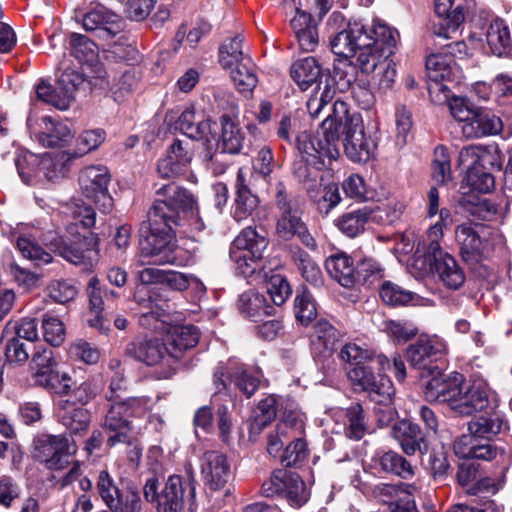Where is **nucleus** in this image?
Segmentation results:
<instances>
[{
	"label": "nucleus",
	"instance_id": "61",
	"mask_svg": "<svg viewBox=\"0 0 512 512\" xmlns=\"http://www.w3.org/2000/svg\"><path fill=\"white\" fill-rule=\"evenodd\" d=\"M429 475L435 483H444L452 472L448 453L444 447L428 451Z\"/></svg>",
	"mask_w": 512,
	"mask_h": 512
},
{
	"label": "nucleus",
	"instance_id": "49",
	"mask_svg": "<svg viewBox=\"0 0 512 512\" xmlns=\"http://www.w3.org/2000/svg\"><path fill=\"white\" fill-rule=\"evenodd\" d=\"M48 132H40L37 135L39 143L46 148H62L72 138L69 127L60 122H53L52 118L45 116L42 118Z\"/></svg>",
	"mask_w": 512,
	"mask_h": 512
},
{
	"label": "nucleus",
	"instance_id": "62",
	"mask_svg": "<svg viewBox=\"0 0 512 512\" xmlns=\"http://www.w3.org/2000/svg\"><path fill=\"white\" fill-rule=\"evenodd\" d=\"M432 178L438 184H445L451 180V159L448 149L439 145L434 149V159L431 163Z\"/></svg>",
	"mask_w": 512,
	"mask_h": 512
},
{
	"label": "nucleus",
	"instance_id": "9",
	"mask_svg": "<svg viewBox=\"0 0 512 512\" xmlns=\"http://www.w3.org/2000/svg\"><path fill=\"white\" fill-rule=\"evenodd\" d=\"M269 245L266 232L248 226L240 231L230 244L229 257L235 265L236 274L246 279L261 273L264 268L263 253Z\"/></svg>",
	"mask_w": 512,
	"mask_h": 512
},
{
	"label": "nucleus",
	"instance_id": "46",
	"mask_svg": "<svg viewBox=\"0 0 512 512\" xmlns=\"http://www.w3.org/2000/svg\"><path fill=\"white\" fill-rule=\"evenodd\" d=\"M344 434L354 441H360L369 432L367 414L360 403H352L344 410Z\"/></svg>",
	"mask_w": 512,
	"mask_h": 512
},
{
	"label": "nucleus",
	"instance_id": "7",
	"mask_svg": "<svg viewBox=\"0 0 512 512\" xmlns=\"http://www.w3.org/2000/svg\"><path fill=\"white\" fill-rule=\"evenodd\" d=\"M67 235L50 234L46 237L47 247L66 261L88 269L99 258L100 238L92 231L78 232L76 224H69Z\"/></svg>",
	"mask_w": 512,
	"mask_h": 512
},
{
	"label": "nucleus",
	"instance_id": "60",
	"mask_svg": "<svg viewBox=\"0 0 512 512\" xmlns=\"http://www.w3.org/2000/svg\"><path fill=\"white\" fill-rule=\"evenodd\" d=\"M480 460H462L458 465L457 482L462 487L471 486L467 489V494L477 496L480 493Z\"/></svg>",
	"mask_w": 512,
	"mask_h": 512
},
{
	"label": "nucleus",
	"instance_id": "15",
	"mask_svg": "<svg viewBox=\"0 0 512 512\" xmlns=\"http://www.w3.org/2000/svg\"><path fill=\"white\" fill-rule=\"evenodd\" d=\"M110 181L111 175L105 166H87L78 177L83 196L104 214H109L114 207L113 197L108 190Z\"/></svg>",
	"mask_w": 512,
	"mask_h": 512
},
{
	"label": "nucleus",
	"instance_id": "58",
	"mask_svg": "<svg viewBox=\"0 0 512 512\" xmlns=\"http://www.w3.org/2000/svg\"><path fill=\"white\" fill-rule=\"evenodd\" d=\"M244 37L242 35H235L225 40L220 46L218 51L219 64L224 69H232L235 63L249 59L242 51Z\"/></svg>",
	"mask_w": 512,
	"mask_h": 512
},
{
	"label": "nucleus",
	"instance_id": "47",
	"mask_svg": "<svg viewBox=\"0 0 512 512\" xmlns=\"http://www.w3.org/2000/svg\"><path fill=\"white\" fill-rule=\"evenodd\" d=\"M355 265L353 258L343 252L331 255L325 262L329 275L346 288L354 286Z\"/></svg>",
	"mask_w": 512,
	"mask_h": 512
},
{
	"label": "nucleus",
	"instance_id": "2",
	"mask_svg": "<svg viewBox=\"0 0 512 512\" xmlns=\"http://www.w3.org/2000/svg\"><path fill=\"white\" fill-rule=\"evenodd\" d=\"M445 52L430 53L426 56L425 67L429 84V92H442L448 102L452 116L462 123V134L466 139L478 138L480 135V107L468 97L451 95L448 83H458V67L454 58L455 48L461 52L466 48L463 41L443 44Z\"/></svg>",
	"mask_w": 512,
	"mask_h": 512
},
{
	"label": "nucleus",
	"instance_id": "6",
	"mask_svg": "<svg viewBox=\"0 0 512 512\" xmlns=\"http://www.w3.org/2000/svg\"><path fill=\"white\" fill-rule=\"evenodd\" d=\"M275 205L279 211L276 222V234L283 241L297 239L311 251L318 248L315 238L303 221L304 201L297 195L289 193L283 182L275 186Z\"/></svg>",
	"mask_w": 512,
	"mask_h": 512
},
{
	"label": "nucleus",
	"instance_id": "29",
	"mask_svg": "<svg viewBox=\"0 0 512 512\" xmlns=\"http://www.w3.org/2000/svg\"><path fill=\"white\" fill-rule=\"evenodd\" d=\"M123 21L119 15L103 5L87 11L82 18V26L86 31H98L103 38H113L122 31Z\"/></svg>",
	"mask_w": 512,
	"mask_h": 512
},
{
	"label": "nucleus",
	"instance_id": "22",
	"mask_svg": "<svg viewBox=\"0 0 512 512\" xmlns=\"http://www.w3.org/2000/svg\"><path fill=\"white\" fill-rule=\"evenodd\" d=\"M391 436L408 456H413L417 452L424 455L429 451L427 434L418 424L410 420L403 419L395 422L391 427Z\"/></svg>",
	"mask_w": 512,
	"mask_h": 512
},
{
	"label": "nucleus",
	"instance_id": "39",
	"mask_svg": "<svg viewBox=\"0 0 512 512\" xmlns=\"http://www.w3.org/2000/svg\"><path fill=\"white\" fill-rule=\"evenodd\" d=\"M238 309L253 322L262 321L263 318L276 313V308L269 303L268 298L254 289H249L239 296Z\"/></svg>",
	"mask_w": 512,
	"mask_h": 512
},
{
	"label": "nucleus",
	"instance_id": "10",
	"mask_svg": "<svg viewBox=\"0 0 512 512\" xmlns=\"http://www.w3.org/2000/svg\"><path fill=\"white\" fill-rule=\"evenodd\" d=\"M458 166L465 170L460 187L458 205L473 216H480V144L461 149Z\"/></svg>",
	"mask_w": 512,
	"mask_h": 512
},
{
	"label": "nucleus",
	"instance_id": "57",
	"mask_svg": "<svg viewBox=\"0 0 512 512\" xmlns=\"http://www.w3.org/2000/svg\"><path fill=\"white\" fill-rule=\"evenodd\" d=\"M363 392L367 394L370 401L387 406L393 404L396 390L391 379L383 372Z\"/></svg>",
	"mask_w": 512,
	"mask_h": 512
},
{
	"label": "nucleus",
	"instance_id": "56",
	"mask_svg": "<svg viewBox=\"0 0 512 512\" xmlns=\"http://www.w3.org/2000/svg\"><path fill=\"white\" fill-rule=\"evenodd\" d=\"M35 93L39 101L51 105L58 110H67L70 106L71 101L60 86L55 87L43 78L36 84Z\"/></svg>",
	"mask_w": 512,
	"mask_h": 512
},
{
	"label": "nucleus",
	"instance_id": "21",
	"mask_svg": "<svg viewBox=\"0 0 512 512\" xmlns=\"http://www.w3.org/2000/svg\"><path fill=\"white\" fill-rule=\"evenodd\" d=\"M479 223L467 221L457 226L455 235L460 246V255L471 273L480 276V234Z\"/></svg>",
	"mask_w": 512,
	"mask_h": 512
},
{
	"label": "nucleus",
	"instance_id": "8",
	"mask_svg": "<svg viewBox=\"0 0 512 512\" xmlns=\"http://www.w3.org/2000/svg\"><path fill=\"white\" fill-rule=\"evenodd\" d=\"M69 51L81 65H86L92 69L94 75L90 77L89 83L93 91L107 94L114 91L119 85V91H131V87L125 86L127 80L131 78V74L127 71L123 72L116 83L117 77L114 73L111 75L99 62L98 46L87 36L79 33H71L69 36Z\"/></svg>",
	"mask_w": 512,
	"mask_h": 512
},
{
	"label": "nucleus",
	"instance_id": "25",
	"mask_svg": "<svg viewBox=\"0 0 512 512\" xmlns=\"http://www.w3.org/2000/svg\"><path fill=\"white\" fill-rule=\"evenodd\" d=\"M369 468L375 474L397 476L410 480L415 476V467L404 456L393 450H377L370 458Z\"/></svg>",
	"mask_w": 512,
	"mask_h": 512
},
{
	"label": "nucleus",
	"instance_id": "11",
	"mask_svg": "<svg viewBox=\"0 0 512 512\" xmlns=\"http://www.w3.org/2000/svg\"><path fill=\"white\" fill-rule=\"evenodd\" d=\"M30 370L35 385L44 388L50 394L63 397L73 385L70 374L64 371L49 348H39L32 355Z\"/></svg>",
	"mask_w": 512,
	"mask_h": 512
},
{
	"label": "nucleus",
	"instance_id": "41",
	"mask_svg": "<svg viewBox=\"0 0 512 512\" xmlns=\"http://www.w3.org/2000/svg\"><path fill=\"white\" fill-rule=\"evenodd\" d=\"M184 493V478L176 474L169 476L160 491V499L156 507L157 512H183Z\"/></svg>",
	"mask_w": 512,
	"mask_h": 512
},
{
	"label": "nucleus",
	"instance_id": "55",
	"mask_svg": "<svg viewBox=\"0 0 512 512\" xmlns=\"http://www.w3.org/2000/svg\"><path fill=\"white\" fill-rule=\"evenodd\" d=\"M265 281L268 300L273 303L274 307H280L292 294V287L288 279L280 273L271 271L269 274H265Z\"/></svg>",
	"mask_w": 512,
	"mask_h": 512
},
{
	"label": "nucleus",
	"instance_id": "44",
	"mask_svg": "<svg viewBox=\"0 0 512 512\" xmlns=\"http://www.w3.org/2000/svg\"><path fill=\"white\" fill-rule=\"evenodd\" d=\"M498 405V394L495 390L491 389L486 382L482 381V411L485 410V414L487 415H482V435H496L500 433L503 420L496 410Z\"/></svg>",
	"mask_w": 512,
	"mask_h": 512
},
{
	"label": "nucleus",
	"instance_id": "17",
	"mask_svg": "<svg viewBox=\"0 0 512 512\" xmlns=\"http://www.w3.org/2000/svg\"><path fill=\"white\" fill-rule=\"evenodd\" d=\"M357 77L358 72L350 58L336 59L333 63V71L326 68V72H324L323 82L326 95H335L337 91L345 93L352 88L354 96L358 97L361 95L363 102L369 105L373 100V94L368 88L361 85H357L359 91L355 90L353 85L356 83Z\"/></svg>",
	"mask_w": 512,
	"mask_h": 512
},
{
	"label": "nucleus",
	"instance_id": "13",
	"mask_svg": "<svg viewBox=\"0 0 512 512\" xmlns=\"http://www.w3.org/2000/svg\"><path fill=\"white\" fill-rule=\"evenodd\" d=\"M96 489L106 507L112 512H142L143 501L137 486L119 488L107 470H101L96 479Z\"/></svg>",
	"mask_w": 512,
	"mask_h": 512
},
{
	"label": "nucleus",
	"instance_id": "14",
	"mask_svg": "<svg viewBox=\"0 0 512 512\" xmlns=\"http://www.w3.org/2000/svg\"><path fill=\"white\" fill-rule=\"evenodd\" d=\"M261 494L272 498H285L290 506L300 508L309 500V492L300 475L286 468L275 469L269 480L261 486Z\"/></svg>",
	"mask_w": 512,
	"mask_h": 512
},
{
	"label": "nucleus",
	"instance_id": "51",
	"mask_svg": "<svg viewBox=\"0 0 512 512\" xmlns=\"http://www.w3.org/2000/svg\"><path fill=\"white\" fill-rule=\"evenodd\" d=\"M294 314L296 320L303 326H308L318 315L314 297L306 285L296 290L294 299Z\"/></svg>",
	"mask_w": 512,
	"mask_h": 512
},
{
	"label": "nucleus",
	"instance_id": "31",
	"mask_svg": "<svg viewBox=\"0 0 512 512\" xmlns=\"http://www.w3.org/2000/svg\"><path fill=\"white\" fill-rule=\"evenodd\" d=\"M193 152L180 139H174L167 148L166 156L159 159L157 170L161 177L172 178L185 174L192 161Z\"/></svg>",
	"mask_w": 512,
	"mask_h": 512
},
{
	"label": "nucleus",
	"instance_id": "26",
	"mask_svg": "<svg viewBox=\"0 0 512 512\" xmlns=\"http://www.w3.org/2000/svg\"><path fill=\"white\" fill-rule=\"evenodd\" d=\"M162 339L167 356L174 360H180L186 352L196 347L200 339V332L194 325L173 326Z\"/></svg>",
	"mask_w": 512,
	"mask_h": 512
},
{
	"label": "nucleus",
	"instance_id": "52",
	"mask_svg": "<svg viewBox=\"0 0 512 512\" xmlns=\"http://www.w3.org/2000/svg\"><path fill=\"white\" fill-rule=\"evenodd\" d=\"M384 277V269L373 258H363L357 261L354 269V286L361 285L372 288L376 283H381Z\"/></svg>",
	"mask_w": 512,
	"mask_h": 512
},
{
	"label": "nucleus",
	"instance_id": "12",
	"mask_svg": "<svg viewBox=\"0 0 512 512\" xmlns=\"http://www.w3.org/2000/svg\"><path fill=\"white\" fill-rule=\"evenodd\" d=\"M363 127L361 114L352 110L348 103L341 100H336L333 103L331 113L320 125L324 141L330 147L337 148L339 154L341 144Z\"/></svg>",
	"mask_w": 512,
	"mask_h": 512
},
{
	"label": "nucleus",
	"instance_id": "35",
	"mask_svg": "<svg viewBox=\"0 0 512 512\" xmlns=\"http://www.w3.org/2000/svg\"><path fill=\"white\" fill-rule=\"evenodd\" d=\"M259 202V197L250 189L246 175L240 168L234 183L233 218L238 222L247 219L258 207Z\"/></svg>",
	"mask_w": 512,
	"mask_h": 512
},
{
	"label": "nucleus",
	"instance_id": "48",
	"mask_svg": "<svg viewBox=\"0 0 512 512\" xmlns=\"http://www.w3.org/2000/svg\"><path fill=\"white\" fill-rule=\"evenodd\" d=\"M486 41L492 54L503 57L509 53L512 45L510 29L502 19L492 20L486 31Z\"/></svg>",
	"mask_w": 512,
	"mask_h": 512
},
{
	"label": "nucleus",
	"instance_id": "45",
	"mask_svg": "<svg viewBox=\"0 0 512 512\" xmlns=\"http://www.w3.org/2000/svg\"><path fill=\"white\" fill-rule=\"evenodd\" d=\"M373 209L369 206H362L341 214L335 221L336 227L347 237L355 238L361 235L370 222Z\"/></svg>",
	"mask_w": 512,
	"mask_h": 512
},
{
	"label": "nucleus",
	"instance_id": "54",
	"mask_svg": "<svg viewBox=\"0 0 512 512\" xmlns=\"http://www.w3.org/2000/svg\"><path fill=\"white\" fill-rule=\"evenodd\" d=\"M378 290L381 301L393 308L407 306L415 297V293L390 280H382Z\"/></svg>",
	"mask_w": 512,
	"mask_h": 512
},
{
	"label": "nucleus",
	"instance_id": "32",
	"mask_svg": "<svg viewBox=\"0 0 512 512\" xmlns=\"http://www.w3.org/2000/svg\"><path fill=\"white\" fill-rule=\"evenodd\" d=\"M324 72L326 68L313 56L298 59L290 67V76L302 91L308 90L313 84L317 90L324 88Z\"/></svg>",
	"mask_w": 512,
	"mask_h": 512
},
{
	"label": "nucleus",
	"instance_id": "50",
	"mask_svg": "<svg viewBox=\"0 0 512 512\" xmlns=\"http://www.w3.org/2000/svg\"><path fill=\"white\" fill-rule=\"evenodd\" d=\"M341 343L340 340H325V349L323 347H317V344H311V354L314 359V362L318 369L326 376L334 375L337 371V361L334 356L337 351L339 345Z\"/></svg>",
	"mask_w": 512,
	"mask_h": 512
},
{
	"label": "nucleus",
	"instance_id": "64",
	"mask_svg": "<svg viewBox=\"0 0 512 512\" xmlns=\"http://www.w3.org/2000/svg\"><path fill=\"white\" fill-rule=\"evenodd\" d=\"M308 455L309 450L306 441L297 438L286 446L280 455V462L285 467H299L307 460Z\"/></svg>",
	"mask_w": 512,
	"mask_h": 512
},
{
	"label": "nucleus",
	"instance_id": "24",
	"mask_svg": "<svg viewBox=\"0 0 512 512\" xmlns=\"http://www.w3.org/2000/svg\"><path fill=\"white\" fill-rule=\"evenodd\" d=\"M377 488L390 512H419L415 502V494L418 492L415 483L381 484Z\"/></svg>",
	"mask_w": 512,
	"mask_h": 512
},
{
	"label": "nucleus",
	"instance_id": "18",
	"mask_svg": "<svg viewBox=\"0 0 512 512\" xmlns=\"http://www.w3.org/2000/svg\"><path fill=\"white\" fill-rule=\"evenodd\" d=\"M35 458L50 470H62L69 465L70 443L65 434H40L34 438Z\"/></svg>",
	"mask_w": 512,
	"mask_h": 512
},
{
	"label": "nucleus",
	"instance_id": "19",
	"mask_svg": "<svg viewBox=\"0 0 512 512\" xmlns=\"http://www.w3.org/2000/svg\"><path fill=\"white\" fill-rule=\"evenodd\" d=\"M221 132L219 135V144L221 153L230 155L245 154L244 151L246 134L240 126L238 118V106L234 105L229 111L219 116Z\"/></svg>",
	"mask_w": 512,
	"mask_h": 512
},
{
	"label": "nucleus",
	"instance_id": "34",
	"mask_svg": "<svg viewBox=\"0 0 512 512\" xmlns=\"http://www.w3.org/2000/svg\"><path fill=\"white\" fill-rule=\"evenodd\" d=\"M206 463L202 466L204 483L211 490H221L231 478L230 464L225 454L211 451L205 454Z\"/></svg>",
	"mask_w": 512,
	"mask_h": 512
},
{
	"label": "nucleus",
	"instance_id": "30",
	"mask_svg": "<svg viewBox=\"0 0 512 512\" xmlns=\"http://www.w3.org/2000/svg\"><path fill=\"white\" fill-rule=\"evenodd\" d=\"M389 367L390 361L386 356L373 354L366 361L357 363V367L350 368L347 371V378L353 390L361 393Z\"/></svg>",
	"mask_w": 512,
	"mask_h": 512
},
{
	"label": "nucleus",
	"instance_id": "1",
	"mask_svg": "<svg viewBox=\"0 0 512 512\" xmlns=\"http://www.w3.org/2000/svg\"><path fill=\"white\" fill-rule=\"evenodd\" d=\"M156 195L138 229L139 256L148 264L185 266L191 255L178 245L177 229L194 209V196L174 182L162 185Z\"/></svg>",
	"mask_w": 512,
	"mask_h": 512
},
{
	"label": "nucleus",
	"instance_id": "53",
	"mask_svg": "<svg viewBox=\"0 0 512 512\" xmlns=\"http://www.w3.org/2000/svg\"><path fill=\"white\" fill-rule=\"evenodd\" d=\"M324 167L325 161L320 159V156L312 158L295 156L292 162L291 172L300 183H313L316 182L319 173Z\"/></svg>",
	"mask_w": 512,
	"mask_h": 512
},
{
	"label": "nucleus",
	"instance_id": "33",
	"mask_svg": "<svg viewBox=\"0 0 512 512\" xmlns=\"http://www.w3.org/2000/svg\"><path fill=\"white\" fill-rule=\"evenodd\" d=\"M163 339L157 337H136L125 348V354L147 366L158 364L165 354Z\"/></svg>",
	"mask_w": 512,
	"mask_h": 512
},
{
	"label": "nucleus",
	"instance_id": "38",
	"mask_svg": "<svg viewBox=\"0 0 512 512\" xmlns=\"http://www.w3.org/2000/svg\"><path fill=\"white\" fill-rule=\"evenodd\" d=\"M344 154L353 163H367L372 159L377 150V143L371 135L365 131V127L357 133L350 135L348 139L341 144Z\"/></svg>",
	"mask_w": 512,
	"mask_h": 512
},
{
	"label": "nucleus",
	"instance_id": "27",
	"mask_svg": "<svg viewBox=\"0 0 512 512\" xmlns=\"http://www.w3.org/2000/svg\"><path fill=\"white\" fill-rule=\"evenodd\" d=\"M56 416L72 439L85 436L91 424V412L85 407L74 405L70 400L58 401Z\"/></svg>",
	"mask_w": 512,
	"mask_h": 512
},
{
	"label": "nucleus",
	"instance_id": "63",
	"mask_svg": "<svg viewBox=\"0 0 512 512\" xmlns=\"http://www.w3.org/2000/svg\"><path fill=\"white\" fill-rule=\"evenodd\" d=\"M45 291L53 302L63 305L74 300L78 294L77 287L68 279L50 281Z\"/></svg>",
	"mask_w": 512,
	"mask_h": 512
},
{
	"label": "nucleus",
	"instance_id": "43",
	"mask_svg": "<svg viewBox=\"0 0 512 512\" xmlns=\"http://www.w3.org/2000/svg\"><path fill=\"white\" fill-rule=\"evenodd\" d=\"M369 46L387 59L395 55L399 32L396 28L386 24L374 23L372 28H367Z\"/></svg>",
	"mask_w": 512,
	"mask_h": 512
},
{
	"label": "nucleus",
	"instance_id": "40",
	"mask_svg": "<svg viewBox=\"0 0 512 512\" xmlns=\"http://www.w3.org/2000/svg\"><path fill=\"white\" fill-rule=\"evenodd\" d=\"M452 448L460 460H480V418L467 423V433L456 437Z\"/></svg>",
	"mask_w": 512,
	"mask_h": 512
},
{
	"label": "nucleus",
	"instance_id": "59",
	"mask_svg": "<svg viewBox=\"0 0 512 512\" xmlns=\"http://www.w3.org/2000/svg\"><path fill=\"white\" fill-rule=\"evenodd\" d=\"M231 71V78L240 93H252L257 85L258 79L254 72V64L251 58L234 64Z\"/></svg>",
	"mask_w": 512,
	"mask_h": 512
},
{
	"label": "nucleus",
	"instance_id": "42",
	"mask_svg": "<svg viewBox=\"0 0 512 512\" xmlns=\"http://www.w3.org/2000/svg\"><path fill=\"white\" fill-rule=\"evenodd\" d=\"M295 149L297 150L295 156L303 158L320 156L323 160L325 158L336 160L339 157L337 148L330 147L324 140L321 141L308 131L300 132L296 136Z\"/></svg>",
	"mask_w": 512,
	"mask_h": 512
},
{
	"label": "nucleus",
	"instance_id": "20",
	"mask_svg": "<svg viewBox=\"0 0 512 512\" xmlns=\"http://www.w3.org/2000/svg\"><path fill=\"white\" fill-rule=\"evenodd\" d=\"M214 125L216 122L206 115L204 110L197 109L194 104H190L180 113L175 122V129L192 140L201 141L208 136L215 139V132L212 128Z\"/></svg>",
	"mask_w": 512,
	"mask_h": 512
},
{
	"label": "nucleus",
	"instance_id": "23",
	"mask_svg": "<svg viewBox=\"0 0 512 512\" xmlns=\"http://www.w3.org/2000/svg\"><path fill=\"white\" fill-rule=\"evenodd\" d=\"M367 39V27L361 21L348 22L346 28L330 38V46L336 56L352 58Z\"/></svg>",
	"mask_w": 512,
	"mask_h": 512
},
{
	"label": "nucleus",
	"instance_id": "36",
	"mask_svg": "<svg viewBox=\"0 0 512 512\" xmlns=\"http://www.w3.org/2000/svg\"><path fill=\"white\" fill-rule=\"evenodd\" d=\"M86 293L89 300V309L94 313V316L87 320V324L97 329L101 334L108 335L111 331V322L102 314L104 310L103 294L107 296V289H103L99 278L93 276L87 283Z\"/></svg>",
	"mask_w": 512,
	"mask_h": 512
},
{
	"label": "nucleus",
	"instance_id": "16",
	"mask_svg": "<svg viewBox=\"0 0 512 512\" xmlns=\"http://www.w3.org/2000/svg\"><path fill=\"white\" fill-rule=\"evenodd\" d=\"M405 359L412 368L421 371V377L441 374L446 363L445 349L429 337L421 336L406 348Z\"/></svg>",
	"mask_w": 512,
	"mask_h": 512
},
{
	"label": "nucleus",
	"instance_id": "4",
	"mask_svg": "<svg viewBox=\"0 0 512 512\" xmlns=\"http://www.w3.org/2000/svg\"><path fill=\"white\" fill-rule=\"evenodd\" d=\"M139 285L136 286L133 300L143 310L139 316L142 326H149L150 319L164 321L168 315L169 297L165 288L185 291L190 286V277L175 270H162L147 267L138 272Z\"/></svg>",
	"mask_w": 512,
	"mask_h": 512
},
{
	"label": "nucleus",
	"instance_id": "37",
	"mask_svg": "<svg viewBox=\"0 0 512 512\" xmlns=\"http://www.w3.org/2000/svg\"><path fill=\"white\" fill-rule=\"evenodd\" d=\"M437 246H439L437 244ZM432 270L439 276L443 284L452 290H458L465 281V275L455 258L444 253L440 247L433 252Z\"/></svg>",
	"mask_w": 512,
	"mask_h": 512
},
{
	"label": "nucleus",
	"instance_id": "28",
	"mask_svg": "<svg viewBox=\"0 0 512 512\" xmlns=\"http://www.w3.org/2000/svg\"><path fill=\"white\" fill-rule=\"evenodd\" d=\"M454 0H435L434 10L437 21H433L431 35L448 40L452 38L464 21V12L461 6L451 11Z\"/></svg>",
	"mask_w": 512,
	"mask_h": 512
},
{
	"label": "nucleus",
	"instance_id": "5",
	"mask_svg": "<svg viewBox=\"0 0 512 512\" xmlns=\"http://www.w3.org/2000/svg\"><path fill=\"white\" fill-rule=\"evenodd\" d=\"M425 385V396L431 402L447 403L457 414L470 416L480 403V384L473 381L465 386V377L459 372L449 375L432 373Z\"/></svg>",
	"mask_w": 512,
	"mask_h": 512
},
{
	"label": "nucleus",
	"instance_id": "3",
	"mask_svg": "<svg viewBox=\"0 0 512 512\" xmlns=\"http://www.w3.org/2000/svg\"><path fill=\"white\" fill-rule=\"evenodd\" d=\"M151 411L149 396L127 397L109 405L101 424L102 430L94 429L84 441L88 455L99 451L105 443L108 449L122 444L132 446L135 441L133 419H142Z\"/></svg>",
	"mask_w": 512,
	"mask_h": 512
}]
</instances>
